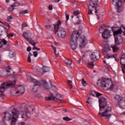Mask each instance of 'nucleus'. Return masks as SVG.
<instances>
[{
  "label": "nucleus",
  "instance_id": "32",
  "mask_svg": "<svg viewBox=\"0 0 125 125\" xmlns=\"http://www.w3.org/2000/svg\"><path fill=\"white\" fill-rule=\"evenodd\" d=\"M73 83V82L71 80L67 81V84L70 86V88H73V85L72 84Z\"/></svg>",
  "mask_w": 125,
  "mask_h": 125
},
{
  "label": "nucleus",
  "instance_id": "7",
  "mask_svg": "<svg viewBox=\"0 0 125 125\" xmlns=\"http://www.w3.org/2000/svg\"><path fill=\"white\" fill-rule=\"evenodd\" d=\"M60 25H61V21H59L58 24L54 26V33L60 38H64L66 37V30L63 27H60Z\"/></svg>",
  "mask_w": 125,
  "mask_h": 125
},
{
  "label": "nucleus",
  "instance_id": "2",
  "mask_svg": "<svg viewBox=\"0 0 125 125\" xmlns=\"http://www.w3.org/2000/svg\"><path fill=\"white\" fill-rule=\"evenodd\" d=\"M4 119L6 121H10L12 119L11 122V125H16V122L17 120L19 118V111L16 109H14L12 111V118L11 115L8 112L4 113Z\"/></svg>",
  "mask_w": 125,
  "mask_h": 125
},
{
  "label": "nucleus",
  "instance_id": "37",
  "mask_svg": "<svg viewBox=\"0 0 125 125\" xmlns=\"http://www.w3.org/2000/svg\"><path fill=\"white\" fill-rule=\"evenodd\" d=\"M80 13V11L79 10H77L73 12V15H74L75 16H77V15H79Z\"/></svg>",
  "mask_w": 125,
  "mask_h": 125
},
{
  "label": "nucleus",
  "instance_id": "26",
  "mask_svg": "<svg viewBox=\"0 0 125 125\" xmlns=\"http://www.w3.org/2000/svg\"><path fill=\"white\" fill-rule=\"evenodd\" d=\"M64 62L66 64L67 66H70L72 64V60H68V59H65L64 60Z\"/></svg>",
  "mask_w": 125,
  "mask_h": 125
},
{
  "label": "nucleus",
  "instance_id": "62",
  "mask_svg": "<svg viewBox=\"0 0 125 125\" xmlns=\"http://www.w3.org/2000/svg\"><path fill=\"white\" fill-rule=\"evenodd\" d=\"M54 43H55V45H57V42H54Z\"/></svg>",
  "mask_w": 125,
  "mask_h": 125
},
{
  "label": "nucleus",
  "instance_id": "49",
  "mask_svg": "<svg viewBox=\"0 0 125 125\" xmlns=\"http://www.w3.org/2000/svg\"><path fill=\"white\" fill-rule=\"evenodd\" d=\"M66 20H69V15L65 13Z\"/></svg>",
  "mask_w": 125,
  "mask_h": 125
},
{
  "label": "nucleus",
  "instance_id": "30",
  "mask_svg": "<svg viewBox=\"0 0 125 125\" xmlns=\"http://www.w3.org/2000/svg\"><path fill=\"white\" fill-rule=\"evenodd\" d=\"M31 56H33V54L31 53H29L28 56V63H31Z\"/></svg>",
  "mask_w": 125,
  "mask_h": 125
},
{
  "label": "nucleus",
  "instance_id": "42",
  "mask_svg": "<svg viewBox=\"0 0 125 125\" xmlns=\"http://www.w3.org/2000/svg\"><path fill=\"white\" fill-rule=\"evenodd\" d=\"M38 53L37 51L33 52V55L34 57H37L38 56Z\"/></svg>",
  "mask_w": 125,
  "mask_h": 125
},
{
  "label": "nucleus",
  "instance_id": "5",
  "mask_svg": "<svg viewBox=\"0 0 125 125\" xmlns=\"http://www.w3.org/2000/svg\"><path fill=\"white\" fill-rule=\"evenodd\" d=\"M97 85L99 86L104 87V89H113L115 86V84H113L112 81L106 79H99L97 83Z\"/></svg>",
  "mask_w": 125,
  "mask_h": 125
},
{
  "label": "nucleus",
  "instance_id": "10",
  "mask_svg": "<svg viewBox=\"0 0 125 125\" xmlns=\"http://www.w3.org/2000/svg\"><path fill=\"white\" fill-rule=\"evenodd\" d=\"M98 6V0H90L88 6V14H92V11L96 10V7Z\"/></svg>",
  "mask_w": 125,
  "mask_h": 125
},
{
  "label": "nucleus",
  "instance_id": "8",
  "mask_svg": "<svg viewBox=\"0 0 125 125\" xmlns=\"http://www.w3.org/2000/svg\"><path fill=\"white\" fill-rule=\"evenodd\" d=\"M16 83V82L15 81L4 82L0 86V92H4L5 89L8 88V87H13Z\"/></svg>",
  "mask_w": 125,
  "mask_h": 125
},
{
  "label": "nucleus",
  "instance_id": "18",
  "mask_svg": "<svg viewBox=\"0 0 125 125\" xmlns=\"http://www.w3.org/2000/svg\"><path fill=\"white\" fill-rule=\"evenodd\" d=\"M38 71L41 73V75H42V73H46V72H49V68L46 66H43L42 69L39 68Z\"/></svg>",
  "mask_w": 125,
  "mask_h": 125
},
{
  "label": "nucleus",
  "instance_id": "63",
  "mask_svg": "<svg viewBox=\"0 0 125 125\" xmlns=\"http://www.w3.org/2000/svg\"><path fill=\"white\" fill-rule=\"evenodd\" d=\"M71 18H72V19L74 18V16H71Z\"/></svg>",
  "mask_w": 125,
  "mask_h": 125
},
{
  "label": "nucleus",
  "instance_id": "31",
  "mask_svg": "<svg viewBox=\"0 0 125 125\" xmlns=\"http://www.w3.org/2000/svg\"><path fill=\"white\" fill-rule=\"evenodd\" d=\"M9 56L10 58H13L15 56V53L12 51H10Z\"/></svg>",
  "mask_w": 125,
  "mask_h": 125
},
{
  "label": "nucleus",
  "instance_id": "19",
  "mask_svg": "<svg viewBox=\"0 0 125 125\" xmlns=\"http://www.w3.org/2000/svg\"><path fill=\"white\" fill-rule=\"evenodd\" d=\"M111 48L112 49L113 52L115 53L118 52L119 51V50L120 49L119 47L116 45V44L111 45Z\"/></svg>",
  "mask_w": 125,
  "mask_h": 125
},
{
  "label": "nucleus",
  "instance_id": "21",
  "mask_svg": "<svg viewBox=\"0 0 125 125\" xmlns=\"http://www.w3.org/2000/svg\"><path fill=\"white\" fill-rule=\"evenodd\" d=\"M27 42H29V43L33 45L34 47V46H36V44H37V42H36V41L33 40V39L29 38V39L27 41Z\"/></svg>",
  "mask_w": 125,
  "mask_h": 125
},
{
  "label": "nucleus",
  "instance_id": "16",
  "mask_svg": "<svg viewBox=\"0 0 125 125\" xmlns=\"http://www.w3.org/2000/svg\"><path fill=\"white\" fill-rule=\"evenodd\" d=\"M102 36L103 39H108L111 36V31L105 29L102 34Z\"/></svg>",
  "mask_w": 125,
  "mask_h": 125
},
{
  "label": "nucleus",
  "instance_id": "43",
  "mask_svg": "<svg viewBox=\"0 0 125 125\" xmlns=\"http://www.w3.org/2000/svg\"><path fill=\"white\" fill-rule=\"evenodd\" d=\"M32 49H33V50H38V51L41 50V49H40V48H38V47H36V46H34V47L32 48Z\"/></svg>",
  "mask_w": 125,
  "mask_h": 125
},
{
  "label": "nucleus",
  "instance_id": "40",
  "mask_svg": "<svg viewBox=\"0 0 125 125\" xmlns=\"http://www.w3.org/2000/svg\"><path fill=\"white\" fill-rule=\"evenodd\" d=\"M90 100V98H88L87 99V101H86V103H87L88 104H91V101Z\"/></svg>",
  "mask_w": 125,
  "mask_h": 125
},
{
  "label": "nucleus",
  "instance_id": "4",
  "mask_svg": "<svg viewBox=\"0 0 125 125\" xmlns=\"http://www.w3.org/2000/svg\"><path fill=\"white\" fill-rule=\"evenodd\" d=\"M28 79L29 80V81H31L32 83H34L35 84L34 87L32 88L33 91L36 92L37 90H38L37 85H39V86H42V87H44L45 89H49L48 83H47L45 80H42V81L40 82L30 76H28Z\"/></svg>",
  "mask_w": 125,
  "mask_h": 125
},
{
  "label": "nucleus",
  "instance_id": "15",
  "mask_svg": "<svg viewBox=\"0 0 125 125\" xmlns=\"http://www.w3.org/2000/svg\"><path fill=\"white\" fill-rule=\"evenodd\" d=\"M25 93V88L23 86H20L19 87V91H17L15 93V96H19V95H22Z\"/></svg>",
  "mask_w": 125,
  "mask_h": 125
},
{
  "label": "nucleus",
  "instance_id": "55",
  "mask_svg": "<svg viewBox=\"0 0 125 125\" xmlns=\"http://www.w3.org/2000/svg\"><path fill=\"white\" fill-rule=\"evenodd\" d=\"M55 2H59L60 1V0H55Z\"/></svg>",
  "mask_w": 125,
  "mask_h": 125
},
{
  "label": "nucleus",
  "instance_id": "59",
  "mask_svg": "<svg viewBox=\"0 0 125 125\" xmlns=\"http://www.w3.org/2000/svg\"><path fill=\"white\" fill-rule=\"evenodd\" d=\"M5 0L7 3H8L9 2V0Z\"/></svg>",
  "mask_w": 125,
  "mask_h": 125
},
{
  "label": "nucleus",
  "instance_id": "25",
  "mask_svg": "<svg viewBox=\"0 0 125 125\" xmlns=\"http://www.w3.org/2000/svg\"><path fill=\"white\" fill-rule=\"evenodd\" d=\"M51 47L54 51V54L56 57H58L59 56V54L56 53V47L53 46V45H51Z\"/></svg>",
  "mask_w": 125,
  "mask_h": 125
},
{
  "label": "nucleus",
  "instance_id": "35",
  "mask_svg": "<svg viewBox=\"0 0 125 125\" xmlns=\"http://www.w3.org/2000/svg\"><path fill=\"white\" fill-rule=\"evenodd\" d=\"M62 120H63V121H66V122H69V121H71L72 119H70L69 117H63L62 118Z\"/></svg>",
  "mask_w": 125,
  "mask_h": 125
},
{
  "label": "nucleus",
  "instance_id": "48",
  "mask_svg": "<svg viewBox=\"0 0 125 125\" xmlns=\"http://www.w3.org/2000/svg\"><path fill=\"white\" fill-rule=\"evenodd\" d=\"M45 28H46V29H47L48 30L50 29V28H51V26L50 25H46L45 26Z\"/></svg>",
  "mask_w": 125,
  "mask_h": 125
},
{
  "label": "nucleus",
  "instance_id": "60",
  "mask_svg": "<svg viewBox=\"0 0 125 125\" xmlns=\"http://www.w3.org/2000/svg\"><path fill=\"white\" fill-rule=\"evenodd\" d=\"M27 115H29L28 116V118L30 117V113L28 112L27 114Z\"/></svg>",
  "mask_w": 125,
  "mask_h": 125
},
{
  "label": "nucleus",
  "instance_id": "41",
  "mask_svg": "<svg viewBox=\"0 0 125 125\" xmlns=\"http://www.w3.org/2000/svg\"><path fill=\"white\" fill-rule=\"evenodd\" d=\"M12 16H10L7 18L8 21L11 22L12 21Z\"/></svg>",
  "mask_w": 125,
  "mask_h": 125
},
{
  "label": "nucleus",
  "instance_id": "28",
  "mask_svg": "<svg viewBox=\"0 0 125 125\" xmlns=\"http://www.w3.org/2000/svg\"><path fill=\"white\" fill-rule=\"evenodd\" d=\"M81 83L83 86H86V85H87V83L84 81V79L81 80Z\"/></svg>",
  "mask_w": 125,
  "mask_h": 125
},
{
  "label": "nucleus",
  "instance_id": "13",
  "mask_svg": "<svg viewBox=\"0 0 125 125\" xmlns=\"http://www.w3.org/2000/svg\"><path fill=\"white\" fill-rule=\"evenodd\" d=\"M78 41L80 42L79 43L80 47L81 48H83V47H84V46H85L87 40H86V38H85V37H84V36L82 35L80 38H78Z\"/></svg>",
  "mask_w": 125,
  "mask_h": 125
},
{
  "label": "nucleus",
  "instance_id": "64",
  "mask_svg": "<svg viewBox=\"0 0 125 125\" xmlns=\"http://www.w3.org/2000/svg\"><path fill=\"white\" fill-rule=\"evenodd\" d=\"M95 13H97V11H95Z\"/></svg>",
  "mask_w": 125,
  "mask_h": 125
},
{
  "label": "nucleus",
  "instance_id": "58",
  "mask_svg": "<svg viewBox=\"0 0 125 125\" xmlns=\"http://www.w3.org/2000/svg\"><path fill=\"white\" fill-rule=\"evenodd\" d=\"M96 16L97 17V19H99V17H98V14H96Z\"/></svg>",
  "mask_w": 125,
  "mask_h": 125
},
{
  "label": "nucleus",
  "instance_id": "54",
  "mask_svg": "<svg viewBox=\"0 0 125 125\" xmlns=\"http://www.w3.org/2000/svg\"><path fill=\"white\" fill-rule=\"evenodd\" d=\"M121 116H124L125 115V111L123 112V113H120Z\"/></svg>",
  "mask_w": 125,
  "mask_h": 125
},
{
  "label": "nucleus",
  "instance_id": "11",
  "mask_svg": "<svg viewBox=\"0 0 125 125\" xmlns=\"http://www.w3.org/2000/svg\"><path fill=\"white\" fill-rule=\"evenodd\" d=\"M115 100H117L118 103L117 104V107L125 109V98L119 95H117L114 97Z\"/></svg>",
  "mask_w": 125,
  "mask_h": 125
},
{
  "label": "nucleus",
  "instance_id": "3",
  "mask_svg": "<svg viewBox=\"0 0 125 125\" xmlns=\"http://www.w3.org/2000/svg\"><path fill=\"white\" fill-rule=\"evenodd\" d=\"M83 31L82 30H77L73 32L70 37V45L72 48L75 50L78 46V39L80 38L81 35H82Z\"/></svg>",
  "mask_w": 125,
  "mask_h": 125
},
{
  "label": "nucleus",
  "instance_id": "57",
  "mask_svg": "<svg viewBox=\"0 0 125 125\" xmlns=\"http://www.w3.org/2000/svg\"><path fill=\"white\" fill-rule=\"evenodd\" d=\"M115 61H117V62H118L119 59L115 58Z\"/></svg>",
  "mask_w": 125,
  "mask_h": 125
},
{
  "label": "nucleus",
  "instance_id": "36",
  "mask_svg": "<svg viewBox=\"0 0 125 125\" xmlns=\"http://www.w3.org/2000/svg\"><path fill=\"white\" fill-rule=\"evenodd\" d=\"M12 5L14 7H16V6H19L20 5V3H19V2H16Z\"/></svg>",
  "mask_w": 125,
  "mask_h": 125
},
{
  "label": "nucleus",
  "instance_id": "29",
  "mask_svg": "<svg viewBox=\"0 0 125 125\" xmlns=\"http://www.w3.org/2000/svg\"><path fill=\"white\" fill-rule=\"evenodd\" d=\"M20 14H27L29 13V11L28 10H21L20 12Z\"/></svg>",
  "mask_w": 125,
  "mask_h": 125
},
{
  "label": "nucleus",
  "instance_id": "61",
  "mask_svg": "<svg viewBox=\"0 0 125 125\" xmlns=\"http://www.w3.org/2000/svg\"><path fill=\"white\" fill-rule=\"evenodd\" d=\"M1 62V57L0 56V64Z\"/></svg>",
  "mask_w": 125,
  "mask_h": 125
},
{
  "label": "nucleus",
  "instance_id": "39",
  "mask_svg": "<svg viewBox=\"0 0 125 125\" xmlns=\"http://www.w3.org/2000/svg\"><path fill=\"white\" fill-rule=\"evenodd\" d=\"M99 30L100 33L102 34H103V31H104V28L103 27V26H101V27H100Z\"/></svg>",
  "mask_w": 125,
  "mask_h": 125
},
{
  "label": "nucleus",
  "instance_id": "27",
  "mask_svg": "<svg viewBox=\"0 0 125 125\" xmlns=\"http://www.w3.org/2000/svg\"><path fill=\"white\" fill-rule=\"evenodd\" d=\"M116 54L111 55V54H107L105 58H106V59H109L110 58H115V57L116 56Z\"/></svg>",
  "mask_w": 125,
  "mask_h": 125
},
{
  "label": "nucleus",
  "instance_id": "44",
  "mask_svg": "<svg viewBox=\"0 0 125 125\" xmlns=\"http://www.w3.org/2000/svg\"><path fill=\"white\" fill-rule=\"evenodd\" d=\"M27 27V23H23L22 24V28H25V27Z\"/></svg>",
  "mask_w": 125,
  "mask_h": 125
},
{
  "label": "nucleus",
  "instance_id": "46",
  "mask_svg": "<svg viewBox=\"0 0 125 125\" xmlns=\"http://www.w3.org/2000/svg\"><path fill=\"white\" fill-rule=\"evenodd\" d=\"M28 110L29 111H34V108H31V107L29 106L28 108H27Z\"/></svg>",
  "mask_w": 125,
  "mask_h": 125
},
{
  "label": "nucleus",
  "instance_id": "52",
  "mask_svg": "<svg viewBox=\"0 0 125 125\" xmlns=\"http://www.w3.org/2000/svg\"><path fill=\"white\" fill-rule=\"evenodd\" d=\"M19 125H25V123L24 122H21L19 123Z\"/></svg>",
  "mask_w": 125,
  "mask_h": 125
},
{
  "label": "nucleus",
  "instance_id": "9",
  "mask_svg": "<svg viewBox=\"0 0 125 125\" xmlns=\"http://www.w3.org/2000/svg\"><path fill=\"white\" fill-rule=\"evenodd\" d=\"M86 56H90L91 60L92 62H95L98 60V58H100V55L98 52L92 53L90 51H88L85 53L83 57H85Z\"/></svg>",
  "mask_w": 125,
  "mask_h": 125
},
{
  "label": "nucleus",
  "instance_id": "47",
  "mask_svg": "<svg viewBox=\"0 0 125 125\" xmlns=\"http://www.w3.org/2000/svg\"><path fill=\"white\" fill-rule=\"evenodd\" d=\"M31 50L32 48H31L30 46L28 47L27 48V51H31Z\"/></svg>",
  "mask_w": 125,
  "mask_h": 125
},
{
  "label": "nucleus",
  "instance_id": "56",
  "mask_svg": "<svg viewBox=\"0 0 125 125\" xmlns=\"http://www.w3.org/2000/svg\"><path fill=\"white\" fill-rule=\"evenodd\" d=\"M6 26H7V27H8L9 28H9H10V25H9V24L7 23L6 24Z\"/></svg>",
  "mask_w": 125,
  "mask_h": 125
},
{
  "label": "nucleus",
  "instance_id": "23",
  "mask_svg": "<svg viewBox=\"0 0 125 125\" xmlns=\"http://www.w3.org/2000/svg\"><path fill=\"white\" fill-rule=\"evenodd\" d=\"M6 43H7V42L5 40L3 39L2 40H0V48H1V47H2V46L3 45V44H6Z\"/></svg>",
  "mask_w": 125,
  "mask_h": 125
},
{
  "label": "nucleus",
  "instance_id": "33",
  "mask_svg": "<svg viewBox=\"0 0 125 125\" xmlns=\"http://www.w3.org/2000/svg\"><path fill=\"white\" fill-rule=\"evenodd\" d=\"M5 30V28L2 26H0V37L1 36V33L3 32Z\"/></svg>",
  "mask_w": 125,
  "mask_h": 125
},
{
  "label": "nucleus",
  "instance_id": "1",
  "mask_svg": "<svg viewBox=\"0 0 125 125\" xmlns=\"http://www.w3.org/2000/svg\"><path fill=\"white\" fill-rule=\"evenodd\" d=\"M99 101L100 103V109L98 116H100L101 118H104L105 120H109L112 116V114L110 113L111 110H112V108L110 106L105 108L106 105H107V101L105 98L103 97H100Z\"/></svg>",
  "mask_w": 125,
  "mask_h": 125
},
{
  "label": "nucleus",
  "instance_id": "22",
  "mask_svg": "<svg viewBox=\"0 0 125 125\" xmlns=\"http://www.w3.org/2000/svg\"><path fill=\"white\" fill-rule=\"evenodd\" d=\"M111 50V48L110 47V46L108 44H106L104 46V52H108V51H110Z\"/></svg>",
  "mask_w": 125,
  "mask_h": 125
},
{
  "label": "nucleus",
  "instance_id": "45",
  "mask_svg": "<svg viewBox=\"0 0 125 125\" xmlns=\"http://www.w3.org/2000/svg\"><path fill=\"white\" fill-rule=\"evenodd\" d=\"M14 36V34H9L7 35V37H8V38H12V37H13Z\"/></svg>",
  "mask_w": 125,
  "mask_h": 125
},
{
  "label": "nucleus",
  "instance_id": "24",
  "mask_svg": "<svg viewBox=\"0 0 125 125\" xmlns=\"http://www.w3.org/2000/svg\"><path fill=\"white\" fill-rule=\"evenodd\" d=\"M93 62H88L87 63V67L88 68H93V67H94V64H93Z\"/></svg>",
  "mask_w": 125,
  "mask_h": 125
},
{
  "label": "nucleus",
  "instance_id": "38",
  "mask_svg": "<svg viewBox=\"0 0 125 125\" xmlns=\"http://www.w3.org/2000/svg\"><path fill=\"white\" fill-rule=\"evenodd\" d=\"M5 70L7 73H10L11 71V68H10V67H8L6 68Z\"/></svg>",
  "mask_w": 125,
  "mask_h": 125
},
{
  "label": "nucleus",
  "instance_id": "53",
  "mask_svg": "<svg viewBox=\"0 0 125 125\" xmlns=\"http://www.w3.org/2000/svg\"><path fill=\"white\" fill-rule=\"evenodd\" d=\"M84 125H88V123L87 122H84L83 123Z\"/></svg>",
  "mask_w": 125,
  "mask_h": 125
},
{
  "label": "nucleus",
  "instance_id": "51",
  "mask_svg": "<svg viewBox=\"0 0 125 125\" xmlns=\"http://www.w3.org/2000/svg\"><path fill=\"white\" fill-rule=\"evenodd\" d=\"M49 9L50 10H52V5H49Z\"/></svg>",
  "mask_w": 125,
  "mask_h": 125
},
{
  "label": "nucleus",
  "instance_id": "34",
  "mask_svg": "<svg viewBox=\"0 0 125 125\" xmlns=\"http://www.w3.org/2000/svg\"><path fill=\"white\" fill-rule=\"evenodd\" d=\"M8 10H9V11H10V12H12V11H13V10H14V6H13L12 4L9 7Z\"/></svg>",
  "mask_w": 125,
  "mask_h": 125
},
{
  "label": "nucleus",
  "instance_id": "50",
  "mask_svg": "<svg viewBox=\"0 0 125 125\" xmlns=\"http://www.w3.org/2000/svg\"><path fill=\"white\" fill-rule=\"evenodd\" d=\"M103 62H104V64H105V65H106V66H109V63H107L106 62V61H103Z\"/></svg>",
  "mask_w": 125,
  "mask_h": 125
},
{
  "label": "nucleus",
  "instance_id": "14",
  "mask_svg": "<svg viewBox=\"0 0 125 125\" xmlns=\"http://www.w3.org/2000/svg\"><path fill=\"white\" fill-rule=\"evenodd\" d=\"M125 0H113V4H115L117 10L118 12H119V10L120 8H121V6H122V2H125Z\"/></svg>",
  "mask_w": 125,
  "mask_h": 125
},
{
  "label": "nucleus",
  "instance_id": "6",
  "mask_svg": "<svg viewBox=\"0 0 125 125\" xmlns=\"http://www.w3.org/2000/svg\"><path fill=\"white\" fill-rule=\"evenodd\" d=\"M122 33H123L124 36H125V28L124 26L121 27L120 29L113 32L115 44H117V45L123 43L124 42L123 37L119 36L120 34H122Z\"/></svg>",
  "mask_w": 125,
  "mask_h": 125
},
{
  "label": "nucleus",
  "instance_id": "12",
  "mask_svg": "<svg viewBox=\"0 0 125 125\" xmlns=\"http://www.w3.org/2000/svg\"><path fill=\"white\" fill-rule=\"evenodd\" d=\"M62 99L63 98L62 97V95L59 94H58L55 96L53 95V94H50L49 95V97H47L45 98V100L46 101H62Z\"/></svg>",
  "mask_w": 125,
  "mask_h": 125
},
{
  "label": "nucleus",
  "instance_id": "17",
  "mask_svg": "<svg viewBox=\"0 0 125 125\" xmlns=\"http://www.w3.org/2000/svg\"><path fill=\"white\" fill-rule=\"evenodd\" d=\"M89 95L91 96H93L94 97H99V96H101L102 94L97 92L95 91H91L89 92Z\"/></svg>",
  "mask_w": 125,
  "mask_h": 125
},
{
  "label": "nucleus",
  "instance_id": "20",
  "mask_svg": "<svg viewBox=\"0 0 125 125\" xmlns=\"http://www.w3.org/2000/svg\"><path fill=\"white\" fill-rule=\"evenodd\" d=\"M29 34H31V33H30V32L29 31H27V33L24 32L22 34L23 38H24L25 40H26V41H28L29 39H30V38H29Z\"/></svg>",
  "mask_w": 125,
  "mask_h": 125
}]
</instances>
